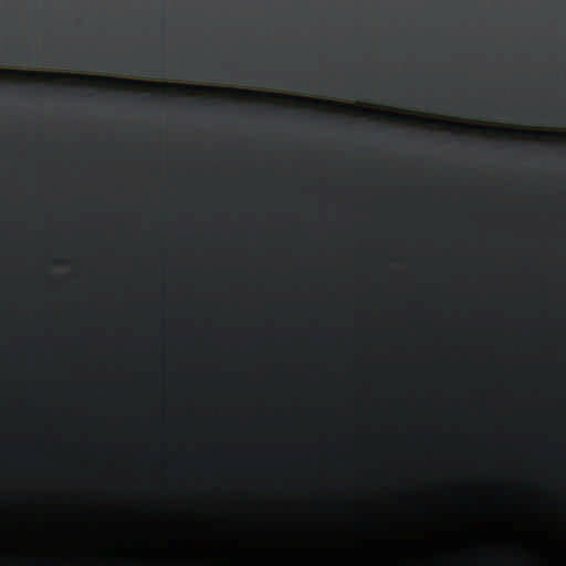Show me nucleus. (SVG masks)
Wrapping results in <instances>:
<instances>
[{
  "label": "nucleus",
  "instance_id": "5",
  "mask_svg": "<svg viewBox=\"0 0 566 566\" xmlns=\"http://www.w3.org/2000/svg\"><path fill=\"white\" fill-rule=\"evenodd\" d=\"M3 71L0 70V73H2Z\"/></svg>",
  "mask_w": 566,
  "mask_h": 566
},
{
  "label": "nucleus",
  "instance_id": "2",
  "mask_svg": "<svg viewBox=\"0 0 566 566\" xmlns=\"http://www.w3.org/2000/svg\"><path fill=\"white\" fill-rule=\"evenodd\" d=\"M176 87H177V88H179V90H187V88H190L189 86H186V85H177Z\"/></svg>",
  "mask_w": 566,
  "mask_h": 566
},
{
  "label": "nucleus",
  "instance_id": "1",
  "mask_svg": "<svg viewBox=\"0 0 566 566\" xmlns=\"http://www.w3.org/2000/svg\"><path fill=\"white\" fill-rule=\"evenodd\" d=\"M83 78H85V80H90V81H95V80H97L96 77H92V76H84ZM99 80H101V81H105V82H112V81H114L113 78H107V77H102V78H99Z\"/></svg>",
  "mask_w": 566,
  "mask_h": 566
},
{
  "label": "nucleus",
  "instance_id": "3",
  "mask_svg": "<svg viewBox=\"0 0 566 566\" xmlns=\"http://www.w3.org/2000/svg\"><path fill=\"white\" fill-rule=\"evenodd\" d=\"M150 85L160 86L161 84L160 83H151Z\"/></svg>",
  "mask_w": 566,
  "mask_h": 566
},
{
  "label": "nucleus",
  "instance_id": "4",
  "mask_svg": "<svg viewBox=\"0 0 566 566\" xmlns=\"http://www.w3.org/2000/svg\"><path fill=\"white\" fill-rule=\"evenodd\" d=\"M24 75H32V73L23 72Z\"/></svg>",
  "mask_w": 566,
  "mask_h": 566
}]
</instances>
